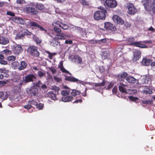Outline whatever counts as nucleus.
Segmentation results:
<instances>
[{"instance_id":"4d7b16f0","label":"nucleus","mask_w":155,"mask_h":155,"mask_svg":"<svg viewBox=\"0 0 155 155\" xmlns=\"http://www.w3.org/2000/svg\"><path fill=\"white\" fill-rule=\"evenodd\" d=\"M7 15L11 16H14L15 15V14L13 12L9 11H8L7 12Z\"/></svg>"},{"instance_id":"b1692460","label":"nucleus","mask_w":155,"mask_h":155,"mask_svg":"<svg viewBox=\"0 0 155 155\" xmlns=\"http://www.w3.org/2000/svg\"><path fill=\"white\" fill-rule=\"evenodd\" d=\"M73 97L71 96L63 97L61 99V101L64 102H69L73 99Z\"/></svg>"},{"instance_id":"09e8293b","label":"nucleus","mask_w":155,"mask_h":155,"mask_svg":"<svg viewBox=\"0 0 155 155\" xmlns=\"http://www.w3.org/2000/svg\"><path fill=\"white\" fill-rule=\"evenodd\" d=\"M43 104L41 103L39 104H37L36 106L37 108L39 110H41L43 108Z\"/></svg>"},{"instance_id":"a878e982","label":"nucleus","mask_w":155,"mask_h":155,"mask_svg":"<svg viewBox=\"0 0 155 155\" xmlns=\"http://www.w3.org/2000/svg\"><path fill=\"white\" fill-rule=\"evenodd\" d=\"M9 42V40L7 38L3 37H0V44L3 45H5Z\"/></svg>"},{"instance_id":"de8ad7c7","label":"nucleus","mask_w":155,"mask_h":155,"mask_svg":"<svg viewBox=\"0 0 155 155\" xmlns=\"http://www.w3.org/2000/svg\"><path fill=\"white\" fill-rule=\"evenodd\" d=\"M14 90L15 92H19L21 91L20 87L17 86H15L14 88Z\"/></svg>"},{"instance_id":"e2e57ef3","label":"nucleus","mask_w":155,"mask_h":155,"mask_svg":"<svg viewBox=\"0 0 155 155\" xmlns=\"http://www.w3.org/2000/svg\"><path fill=\"white\" fill-rule=\"evenodd\" d=\"M54 79L55 81L58 82H59L61 81V79L57 76H54Z\"/></svg>"},{"instance_id":"9d476101","label":"nucleus","mask_w":155,"mask_h":155,"mask_svg":"<svg viewBox=\"0 0 155 155\" xmlns=\"http://www.w3.org/2000/svg\"><path fill=\"white\" fill-rule=\"evenodd\" d=\"M31 33L28 31L27 29H22L21 32L17 35L16 38L17 39H19L21 37L25 35H31Z\"/></svg>"},{"instance_id":"3c124183","label":"nucleus","mask_w":155,"mask_h":155,"mask_svg":"<svg viewBox=\"0 0 155 155\" xmlns=\"http://www.w3.org/2000/svg\"><path fill=\"white\" fill-rule=\"evenodd\" d=\"M3 52L6 55H9L11 54V51L10 50L7 49L3 50Z\"/></svg>"},{"instance_id":"423d86ee","label":"nucleus","mask_w":155,"mask_h":155,"mask_svg":"<svg viewBox=\"0 0 155 155\" xmlns=\"http://www.w3.org/2000/svg\"><path fill=\"white\" fill-rule=\"evenodd\" d=\"M52 25L54 27H59L64 30H67L68 26L67 24L63 23L59 21H55L52 23Z\"/></svg>"},{"instance_id":"4be33fe9","label":"nucleus","mask_w":155,"mask_h":155,"mask_svg":"<svg viewBox=\"0 0 155 155\" xmlns=\"http://www.w3.org/2000/svg\"><path fill=\"white\" fill-rule=\"evenodd\" d=\"M27 66V63L23 61H21L19 63V65L18 67V69L21 70L25 69Z\"/></svg>"},{"instance_id":"7ed1b4c3","label":"nucleus","mask_w":155,"mask_h":155,"mask_svg":"<svg viewBox=\"0 0 155 155\" xmlns=\"http://www.w3.org/2000/svg\"><path fill=\"white\" fill-rule=\"evenodd\" d=\"M27 21V25L28 26H33L34 27L38 28H39L40 30L42 31H44L45 33L47 32V31L46 30L44 29L42 27L40 26L36 22L32 21L29 20Z\"/></svg>"},{"instance_id":"c03bdc74","label":"nucleus","mask_w":155,"mask_h":155,"mask_svg":"<svg viewBox=\"0 0 155 155\" xmlns=\"http://www.w3.org/2000/svg\"><path fill=\"white\" fill-rule=\"evenodd\" d=\"M129 99L133 102H136V101L138 99V98L136 97H134L132 96H130L128 97Z\"/></svg>"},{"instance_id":"72a5a7b5","label":"nucleus","mask_w":155,"mask_h":155,"mask_svg":"<svg viewBox=\"0 0 155 155\" xmlns=\"http://www.w3.org/2000/svg\"><path fill=\"white\" fill-rule=\"evenodd\" d=\"M109 55V54L108 52L106 51H104L102 52L101 57L103 59H107Z\"/></svg>"},{"instance_id":"338daca9","label":"nucleus","mask_w":155,"mask_h":155,"mask_svg":"<svg viewBox=\"0 0 155 155\" xmlns=\"http://www.w3.org/2000/svg\"><path fill=\"white\" fill-rule=\"evenodd\" d=\"M65 43L66 44H71L73 42L72 40H65Z\"/></svg>"},{"instance_id":"dca6fc26","label":"nucleus","mask_w":155,"mask_h":155,"mask_svg":"<svg viewBox=\"0 0 155 155\" xmlns=\"http://www.w3.org/2000/svg\"><path fill=\"white\" fill-rule=\"evenodd\" d=\"M102 82L95 84V89H99V90L102 88V87H103L105 84V82L104 78L101 79Z\"/></svg>"},{"instance_id":"f257e3e1","label":"nucleus","mask_w":155,"mask_h":155,"mask_svg":"<svg viewBox=\"0 0 155 155\" xmlns=\"http://www.w3.org/2000/svg\"><path fill=\"white\" fill-rule=\"evenodd\" d=\"M100 11H97L94 15V18L97 20L100 19H104L106 18L105 14L107 12L106 10L101 7H100Z\"/></svg>"},{"instance_id":"39448f33","label":"nucleus","mask_w":155,"mask_h":155,"mask_svg":"<svg viewBox=\"0 0 155 155\" xmlns=\"http://www.w3.org/2000/svg\"><path fill=\"white\" fill-rule=\"evenodd\" d=\"M27 51L29 54L33 56H38L39 54L36 47L31 46L28 48Z\"/></svg>"},{"instance_id":"37998d69","label":"nucleus","mask_w":155,"mask_h":155,"mask_svg":"<svg viewBox=\"0 0 155 155\" xmlns=\"http://www.w3.org/2000/svg\"><path fill=\"white\" fill-rule=\"evenodd\" d=\"M143 92L144 93L151 94L152 93V91L148 88H146L143 91Z\"/></svg>"},{"instance_id":"8fccbe9b","label":"nucleus","mask_w":155,"mask_h":155,"mask_svg":"<svg viewBox=\"0 0 155 155\" xmlns=\"http://www.w3.org/2000/svg\"><path fill=\"white\" fill-rule=\"evenodd\" d=\"M16 3L19 4H22L25 3L26 2L24 0H17Z\"/></svg>"},{"instance_id":"f8f14e48","label":"nucleus","mask_w":155,"mask_h":155,"mask_svg":"<svg viewBox=\"0 0 155 155\" xmlns=\"http://www.w3.org/2000/svg\"><path fill=\"white\" fill-rule=\"evenodd\" d=\"M113 21L117 24L123 25L124 22V20L119 16L114 15L112 18Z\"/></svg>"},{"instance_id":"ddd939ff","label":"nucleus","mask_w":155,"mask_h":155,"mask_svg":"<svg viewBox=\"0 0 155 155\" xmlns=\"http://www.w3.org/2000/svg\"><path fill=\"white\" fill-rule=\"evenodd\" d=\"M104 28L106 29L112 31H115L116 30L115 26L109 22H106L104 23Z\"/></svg>"},{"instance_id":"c85d7f7f","label":"nucleus","mask_w":155,"mask_h":155,"mask_svg":"<svg viewBox=\"0 0 155 155\" xmlns=\"http://www.w3.org/2000/svg\"><path fill=\"white\" fill-rule=\"evenodd\" d=\"M34 77V76L32 75H28L25 77V79L23 81L25 83H26L31 81Z\"/></svg>"},{"instance_id":"cd10ccee","label":"nucleus","mask_w":155,"mask_h":155,"mask_svg":"<svg viewBox=\"0 0 155 155\" xmlns=\"http://www.w3.org/2000/svg\"><path fill=\"white\" fill-rule=\"evenodd\" d=\"M58 67L60 68V69L64 73H66L69 74H71L69 72L66 70L64 67L63 66V63L62 61L60 62L59 64L58 65Z\"/></svg>"},{"instance_id":"c756f323","label":"nucleus","mask_w":155,"mask_h":155,"mask_svg":"<svg viewBox=\"0 0 155 155\" xmlns=\"http://www.w3.org/2000/svg\"><path fill=\"white\" fill-rule=\"evenodd\" d=\"M127 75V74L125 72L120 74L118 75V78L119 80L122 81L125 79Z\"/></svg>"},{"instance_id":"13d9d810","label":"nucleus","mask_w":155,"mask_h":155,"mask_svg":"<svg viewBox=\"0 0 155 155\" xmlns=\"http://www.w3.org/2000/svg\"><path fill=\"white\" fill-rule=\"evenodd\" d=\"M49 69L51 71L52 73L53 74H55L56 71V69L53 67L50 68Z\"/></svg>"},{"instance_id":"5fc2aeb1","label":"nucleus","mask_w":155,"mask_h":155,"mask_svg":"<svg viewBox=\"0 0 155 155\" xmlns=\"http://www.w3.org/2000/svg\"><path fill=\"white\" fill-rule=\"evenodd\" d=\"M80 2L83 5H88V3L85 0H79Z\"/></svg>"},{"instance_id":"473e14b6","label":"nucleus","mask_w":155,"mask_h":155,"mask_svg":"<svg viewBox=\"0 0 155 155\" xmlns=\"http://www.w3.org/2000/svg\"><path fill=\"white\" fill-rule=\"evenodd\" d=\"M70 91V89H64L62 91H61V94L63 96H67L68 95Z\"/></svg>"},{"instance_id":"603ef678","label":"nucleus","mask_w":155,"mask_h":155,"mask_svg":"<svg viewBox=\"0 0 155 155\" xmlns=\"http://www.w3.org/2000/svg\"><path fill=\"white\" fill-rule=\"evenodd\" d=\"M0 72L6 74L8 72V71L6 70L5 68H1L0 69Z\"/></svg>"},{"instance_id":"f3484780","label":"nucleus","mask_w":155,"mask_h":155,"mask_svg":"<svg viewBox=\"0 0 155 155\" xmlns=\"http://www.w3.org/2000/svg\"><path fill=\"white\" fill-rule=\"evenodd\" d=\"M27 20H28V19H25V20L20 18H16L15 19V22L16 23L20 24L22 25H27Z\"/></svg>"},{"instance_id":"bf43d9fd","label":"nucleus","mask_w":155,"mask_h":155,"mask_svg":"<svg viewBox=\"0 0 155 155\" xmlns=\"http://www.w3.org/2000/svg\"><path fill=\"white\" fill-rule=\"evenodd\" d=\"M7 82L4 81H0V86H3L7 83Z\"/></svg>"},{"instance_id":"5701e85b","label":"nucleus","mask_w":155,"mask_h":155,"mask_svg":"<svg viewBox=\"0 0 155 155\" xmlns=\"http://www.w3.org/2000/svg\"><path fill=\"white\" fill-rule=\"evenodd\" d=\"M126 86V85L124 84L123 83H122L121 82H120V85L119 87L120 91L122 92L127 93V92L124 87Z\"/></svg>"},{"instance_id":"9b49d317","label":"nucleus","mask_w":155,"mask_h":155,"mask_svg":"<svg viewBox=\"0 0 155 155\" xmlns=\"http://www.w3.org/2000/svg\"><path fill=\"white\" fill-rule=\"evenodd\" d=\"M26 12L32 15H36L38 13V11L35 8L32 7H26L24 9Z\"/></svg>"},{"instance_id":"58836bf2","label":"nucleus","mask_w":155,"mask_h":155,"mask_svg":"<svg viewBox=\"0 0 155 155\" xmlns=\"http://www.w3.org/2000/svg\"><path fill=\"white\" fill-rule=\"evenodd\" d=\"M80 92L78 91L75 90H73L71 92V95L74 96H76L77 95H79L80 94Z\"/></svg>"},{"instance_id":"bb28decb","label":"nucleus","mask_w":155,"mask_h":155,"mask_svg":"<svg viewBox=\"0 0 155 155\" xmlns=\"http://www.w3.org/2000/svg\"><path fill=\"white\" fill-rule=\"evenodd\" d=\"M35 6L36 8L39 10H42L45 8L44 5L41 3H37L35 4Z\"/></svg>"},{"instance_id":"20e7f679","label":"nucleus","mask_w":155,"mask_h":155,"mask_svg":"<svg viewBox=\"0 0 155 155\" xmlns=\"http://www.w3.org/2000/svg\"><path fill=\"white\" fill-rule=\"evenodd\" d=\"M142 4L144 7L145 9L147 11H151L152 10L153 12L155 14V7H151L149 5L150 1L144 0L142 2Z\"/></svg>"},{"instance_id":"c9c22d12","label":"nucleus","mask_w":155,"mask_h":155,"mask_svg":"<svg viewBox=\"0 0 155 155\" xmlns=\"http://www.w3.org/2000/svg\"><path fill=\"white\" fill-rule=\"evenodd\" d=\"M150 79L148 76H144L142 79V83L143 84H147L149 81Z\"/></svg>"},{"instance_id":"1a4fd4ad","label":"nucleus","mask_w":155,"mask_h":155,"mask_svg":"<svg viewBox=\"0 0 155 155\" xmlns=\"http://www.w3.org/2000/svg\"><path fill=\"white\" fill-rule=\"evenodd\" d=\"M104 5L110 8H115L117 5V3L115 0H106Z\"/></svg>"},{"instance_id":"6e6552de","label":"nucleus","mask_w":155,"mask_h":155,"mask_svg":"<svg viewBox=\"0 0 155 155\" xmlns=\"http://www.w3.org/2000/svg\"><path fill=\"white\" fill-rule=\"evenodd\" d=\"M70 59L72 62L77 64H81L82 63V58L78 55L71 56L70 57Z\"/></svg>"},{"instance_id":"e433bc0d","label":"nucleus","mask_w":155,"mask_h":155,"mask_svg":"<svg viewBox=\"0 0 155 155\" xmlns=\"http://www.w3.org/2000/svg\"><path fill=\"white\" fill-rule=\"evenodd\" d=\"M50 42L51 45L54 47L57 46L58 44V42H57L54 39L51 40Z\"/></svg>"},{"instance_id":"864d4df0","label":"nucleus","mask_w":155,"mask_h":155,"mask_svg":"<svg viewBox=\"0 0 155 155\" xmlns=\"http://www.w3.org/2000/svg\"><path fill=\"white\" fill-rule=\"evenodd\" d=\"M142 102L143 104H151L152 101L149 100H143L142 101Z\"/></svg>"},{"instance_id":"49530a36","label":"nucleus","mask_w":155,"mask_h":155,"mask_svg":"<svg viewBox=\"0 0 155 155\" xmlns=\"http://www.w3.org/2000/svg\"><path fill=\"white\" fill-rule=\"evenodd\" d=\"M94 41L95 43H98L99 44H101L102 43L106 42V40L105 39H103L100 40H96Z\"/></svg>"},{"instance_id":"aec40b11","label":"nucleus","mask_w":155,"mask_h":155,"mask_svg":"<svg viewBox=\"0 0 155 155\" xmlns=\"http://www.w3.org/2000/svg\"><path fill=\"white\" fill-rule=\"evenodd\" d=\"M37 87L34 86L31 88L30 92L31 95L35 96L38 95V89Z\"/></svg>"},{"instance_id":"6ab92c4d","label":"nucleus","mask_w":155,"mask_h":155,"mask_svg":"<svg viewBox=\"0 0 155 155\" xmlns=\"http://www.w3.org/2000/svg\"><path fill=\"white\" fill-rule=\"evenodd\" d=\"M152 62V61L151 60L146 58H143L141 61V63L143 65L145 66H148L150 64L151 65Z\"/></svg>"},{"instance_id":"052dcab7","label":"nucleus","mask_w":155,"mask_h":155,"mask_svg":"<svg viewBox=\"0 0 155 155\" xmlns=\"http://www.w3.org/2000/svg\"><path fill=\"white\" fill-rule=\"evenodd\" d=\"M124 25L127 28H129L130 27L131 25L130 23L126 21L124 23Z\"/></svg>"},{"instance_id":"412c9836","label":"nucleus","mask_w":155,"mask_h":155,"mask_svg":"<svg viewBox=\"0 0 155 155\" xmlns=\"http://www.w3.org/2000/svg\"><path fill=\"white\" fill-rule=\"evenodd\" d=\"M56 94L53 91H50L48 93L47 96L51 99L55 101L57 99Z\"/></svg>"},{"instance_id":"ea45409f","label":"nucleus","mask_w":155,"mask_h":155,"mask_svg":"<svg viewBox=\"0 0 155 155\" xmlns=\"http://www.w3.org/2000/svg\"><path fill=\"white\" fill-rule=\"evenodd\" d=\"M38 75L40 78L45 76V72L43 70L40 71H38Z\"/></svg>"},{"instance_id":"a19ab883","label":"nucleus","mask_w":155,"mask_h":155,"mask_svg":"<svg viewBox=\"0 0 155 155\" xmlns=\"http://www.w3.org/2000/svg\"><path fill=\"white\" fill-rule=\"evenodd\" d=\"M37 86L41 87V88L45 89L46 88V86L45 84L41 85L40 81H38L37 84H36Z\"/></svg>"},{"instance_id":"4468645a","label":"nucleus","mask_w":155,"mask_h":155,"mask_svg":"<svg viewBox=\"0 0 155 155\" xmlns=\"http://www.w3.org/2000/svg\"><path fill=\"white\" fill-rule=\"evenodd\" d=\"M68 37H70L69 35H66L62 33H59L57 35H56L55 36V39L61 40L66 39Z\"/></svg>"},{"instance_id":"6e6d98bb","label":"nucleus","mask_w":155,"mask_h":155,"mask_svg":"<svg viewBox=\"0 0 155 155\" xmlns=\"http://www.w3.org/2000/svg\"><path fill=\"white\" fill-rule=\"evenodd\" d=\"M54 31L56 33H59L61 32V30L58 28V27H54Z\"/></svg>"},{"instance_id":"774afa93","label":"nucleus","mask_w":155,"mask_h":155,"mask_svg":"<svg viewBox=\"0 0 155 155\" xmlns=\"http://www.w3.org/2000/svg\"><path fill=\"white\" fill-rule=\"evenodd\" d=\"M113 84H112L111 83H109V84L107 86V89L108 90H109L112 87H113Z\"/></svg>"},{"instance_id":"79ce46f5","label":"nucleus","mask_w":155,"mask_h":155,"mask_svg":"<svg viewBox=\"0 0 155 155\" xmlns=\"http://www.w3.org/2000/svg\"><path fill=\"white\" fill-rule=\"evenodd\" d=\"M46 53L48 54V57L50 59H52V57L53 56L55 55L56 54V53H51L48 51H46Z\"/></svg>"},{"instance_id":"f03ea898","label":"nucleus","mask_w":155,"mask_h":155,"mask_svg":"<svg viewBox=\"0 0 155 155\" xmlns=\"http://www.w3.org/2000/svg\"><path fill=\"white\" fill-rule=\"evenodd\" d=\"M127 8L128 9L127 12L129 14L134 15L137 12V10L133 4L128 3L127 5Z\"/></svg>"},{"instance_id":"2eb2a0df","label":"nucleus","mask_w":155,"mask_h":155,"mask_svg":"<svg viewBox=\"0 0 155 155\" xmlns=\"http://www.w3.org/2000/svg\"><path fill=\"white\" fill-rule=\"evenodd\" d=\"M140 57V51L138 50H135L134 52V57L132 60L134 61H136L138 60Z\"/></svg>"},{"instance_id":"0e129e2a","label":"nucleus","mask_w":155,"mask_h":155,"mask_svg":"<svg viewBox=\"0 0 155 155\" xmlns=\"http://www.w3.org/2000/svg\"><path fill=\"white\" fill-rule=\"evenodd\" d=\"M30 103L31 104L35 105L36 106L38 104L37 102H36L34 100H32L30 102Z\"/></svg>"},{"instance_id":"4c0bfd02","label":"nucleus","mask_w":155,"mask_h":155,"mask_svg":"<svg viewBox=\"0 0 155 155\" xmlns=\"http://www.w3.org/2000/svg\"><path fill=\"white\" fill-rule=\"evenodd\" d=\"M16 59V57L15 56L11 55L8 56L7 58V60L9 61H13Z\"/></svg>"},{"instance_id":"69168bd1","label":"nucleus","mask_w":155,"mask_h":155,"mask_svg":"<svg viewBox=\"0 0 155 155\" xmlns=\"http://www.w3.org/2000/svg\"><path fill=\"white\" fill-rule=\"evenodd\" d=\"M24 107L25 109H28L31 108V105L28 104L24 106Z\"/></svg>"},{"instance_id":"393cba45","label":"nucleus","mask_w":155,"mask_h":155,"mask_svg":"<svg viewBox=\"0 0 155 155\" xmlns=\"http://www.w3.org/2000/svg\"><path fill=\"white\" fill-rule=\"evenodd\" d=\"M65 79L66 80L71 81L77 82L79 81V83H81V81H79L78 79L71 76L69 77L66 76H65Z\"/></svg>"},{"instance_id":"0eeeda50","label":"nucleus","mask_w":155,"mask_h":155,"mask_svg":"<svg viewBox=\"0 0 155 155\" xmlns=\"http://www.w3.org/2000/svg\"><path fill=\"white\" fill-rule=\"evenodd\" d=\"M12 49L13 53L17 54H18L23 51V50L21 46L19 45L15 44L13 45Z\"/></svg>"},{"instance_id":"f704fd0d","label":"nucleus","mask_w":155,"mask_h":155,"mask_svg":"<svg viewBox=\"0 0 155 155\" xmlns=\"http://www.w3.org/2000/svg\"><path fill=\"white\" fill-rule=\"evenodd\" d=\"M19 65V63L18 61H15L12 63V66L14 69H18Z\"/></svg>"},{"instance_id":"a18cd8bd","label":"nucleus","mask_w":155,"mask_h":155,"mask_svg":"<svg viewBox=\"0 0 155 155\" xmlns=\"http://www.w3.org/2000/svg\"><path fill=\"white\" fill-rule=\"evenodd\" d=\"M52 89L54 91L55 94H58V91L59 90V88L58 87L55 86H53L52 87Z\"/></svg>"},{"instance_id":"2f4dec72","label":"nucleus","mask_w":155,"mask_h":155,"mask_svg":"<svg viewBox=\"0 0 155 155\" xmlns=\"http://www.w3.org/2000/svg\"><path fill=\"white\" fill-rule=\"evenodd\" d=\"M8 96L5 93H3L2 92H0V99H2V101L7 99Z\"/></svg>"},{"instance_id":"680f3d73","label":"nucleus","mask_w":155,"mask_h":155,"mask_svg":"<svg viewBox=\"0 0 155 155\" xmlns=\"http://www.w3.org/2000/svg\"><path fill=\"white\" fill-rule=\"evenodd\" d=\"M0 64H2L5 65L7 63L6 61L2 59L0 60Z\"/></svg>"},{"instance_id":"a211bd4d","label":"nucleus","mask_w":155,"mask_h":155,"mask_svg":"<svg viewBox=\"0 0 155 155\" xmlns=\"http://www.w3.org/2000/svg\"><path fill=\"white\" fill-rule=\"evenodd\" d=\"M130 45L141 48H146L147 47L146 45L143 44L141 41L132 42L130 44Z\"/></svg>"},{"instance_id":"7c9ffc66","label":"nucleus","mask_w":155,"mask_h":155,"mask_svg":"<svg viewBox=\"0 0 155 155\" xmlns=\"http://www.w3.org/2000/svg\"><path fill=\"white\" fill-rule=\"evenodd\" d=\"M126 80L129 83H134L136 81V79L133 77L131 76L128 77Z\"/></svg>"}]
</instances>
